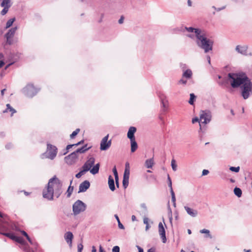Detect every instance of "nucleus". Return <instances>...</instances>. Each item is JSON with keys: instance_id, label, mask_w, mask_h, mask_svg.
<instances>
[{"instance_id": "obj_63", "label": "nucleus", "mask_w": 252, "mask_h": 252, "mask_svg": "<svg viewBox=\"0 0 252 252\" xmlns=\"http://www.w3.org/2000/svg\"><path fill=\"white\" fill-rule=\"evenodd\" d=\"M4 64V63L2 61H0V68Z\"/></svg>"}, {"instance_id": "obj_6", "label": "nucleus", "mask_w": 252, "mask_h": 252, "mask_svg": "<svg viewBox=\"0 0 252 252\" xmlns=\"http://www.w3.org/2000/svg\"><path fill=\"white\" fill-rule=\"evenodd\" d=\"M58 152L57 148L51 144H48L47 147V151L46 152V158L50 159H53L57 156Z\"/></svg>"}, {"instance_id": "obj_5", "label": "nucleus", "mask_w": 252, "mask_h": 252, "mask_svg": "<svg viewBox=\"0 0 252 252\" xmlns=\"http://www.w3.org/2000/svg\"><path fill=\"white\" fill-rule=\"evenodd\" d=\"M86 209V205L80 200H77L72 206L73 213L75 216L85 211Z\"/></svg>"}, {"instance_id": "obj_41", "label": "nucleus", "mask_w": 252, "mask_h": 252, "mask_svg": "<svg viewBox=\"0 0 252 252\" xmlns=\"http://www.w3.org/2000/svg\"><path fill=\"white\" fill-rule=\"evenodd\" d=\"M73 146H75V144H70V145H68L67 146H66V149H65V152H64L63 153V155H65L66 154H67L68 152V150L71 148Z\"/></svg>"}, {"instance_id": "obj_24", "label": "nucleus", "mask_w": 252, "mask_h": 252, "mask_svg": "<svg viewBox=\"0 0 252 252\" xmlns=\"http://www.w3.org/2000/svg\"><path fill=\"white\" fill-rule=\"evenodd\" d=\"M131 144V152H134L137 149V144L135 141V139L130 140Z\"/></svg>"}, {"instance_id": "obj_7", "label": "nucleus", "mask_w": 252, "mask_h": 252, "mask_svg": "<svg viewBox=\"0 0 252 252\" xmlns=\"http://www.w3.org/2000/svg\"><path fill=\"white\" fill-rule=\"evenodd\" d=\"M39 90L36 89L32 84H28L23 90L24 94L29 97H32L35 95Z\"/></svg>"}, {"instance_id": "obj_43", "label": "nucleus", "mask_w": 252, "mask_h": 252, "mask_svg": "<svg viewBox=\"0 0 252 252\" xmlns=\"http://www.w3.org/2000/svg\"><path fill=\"white\" fill-rule=\"evenodd\" d=\"M27 239L32 245H33L35 247H36L37 246V243L35 242H33L29 236H28V237H27Z\"/></svg>"}, {"instance_id": "obj_50", "label": "nucleus", "mask_w": 252, "mask_h": 252, "mask_svg": "<svg viewBox=\"0 0 252 252\" xmlns=\"http://www.w3.org/2000/svg\"><path fill=\"white\" fill-rule=\"evenodd\" d=\"M124 17L123 16H122L120 19L118 21V22L120 24H122L124 23Z\"/></svg>"}, {"instance_id": "obj_57", "label": "nucleus", "mask_w": 252, "mask_h": 252, "mask_svg": "<svg viewBox=\"0 0 252 252\" xmlns=\"http://www.w3.org/2000/svg\"><path fill=\"white\" fill-rule=\"evenodd\" d=\"M179 82L183 84H186L187 83V80L182 79L179 81Z\"/></svg>"}, {"instance_id": "obj_47", "label": "nucleus", "mask_w": 252, "mask_h": 252, "mask_svg": "<svg viewBox=\"0 0 252 252\" xmlns=\"http://www.w3.org/2000/svg\"><path fill=\"white\" fill-rule=\"evenodd\" d=\"M112 252H120V248L119 246H114L112 249Z\"/></svg>"}, {"instance_id": "obj_13", "label": "nucleus", "mask_w": 252, "mask_h": 252, "mask_svg": "<svg viewBox=\"0 0 252 252\" xmlns=\"http://www.w3.org/2000/svg\"><path fill=\"white\" fill-rule=\"evenodd\" d=\"M1 1L0 3V6L3 7V9L1 10L0 14L2 15H4L7 13L8 11L9 8L11 6V3L10 0H0Z\"/></svg>"}, {"instance_id": "obj_27", "label": "nucleus", "mask_w": 252, "mask_h": 252, "mask_svg": "<svg viewBox=\"0 0 252 252\" xmlns=\"http://www.w3.org/2000/svg\"><path fill=\"white\" fill-rule=\"evenodd\" d=\"M72 182V180H71L70 183V186L68 188V189L66 191L67 197H69L70 196V195L72 194V192L73 190V187L71 186Z\"/></svg>"}, {"instance_id": "obj_23", "label": "nucleus", "mask_w": 252, "mask_h": 252, "mask_svg": "<svg viewBox=\"0 0 252 252\" xmlns=\"http://www.w3.org/2000/svg\"><path fill=\"white\" fill-rule=\"evenodd\" d=\"M108 185L111 191H114L115 189L114 180L111 175L108 177Z\"/></svg>"}, {"instance_id": "obj_2", "label": "nucleus", "mask_w": 252, "mask_h": 252, "mask_svg": "<svg viewBox=\"0 0 252 252\" xmlns=\"http://www.w3.org/2000/svg\"><path fill=\"white\" fill-rule=\"evenodd\" d=\"M62 192V183L54 176L49 180L47 189L43 191V196L49 200H52L54 195L56 198H59Z\"/></svg>"}, {"instance_id": "obj_64", "label": "nucleus", "mask_w": 252, "mask_h": 252, "mask_svg": "<svg viewBox=\"0 0 252 252\" xmlns=\"http://www.w3.org/2000/svg\"><path fill=\"white\" fill-rule=\"evenodd\" d=\"M136 217L134 215H132V217H131L132 220V221H135V220H136Z\"/></svg>"}, {"instance_id": "obj_12", "label": "nucleus", "mask_w": 252, "mask_h": 252, "mask_svg": "<svg viewBox=\"0 0 252 252\" xmlns=\"http://www.w3.org/2000/svg\"><path fill=\"white\" fill-rule=\"evenodd\" d=\"M158 96L161 103V106L162 107V111L163 112H165L168 109L169 105L168 101L167 99L166 96L162 93H160Z\"/></svg>"}, {"instance_id": "obj_20", "label": "nucleus", "mask_w": 252, "mask_h": 252, "mask_svg": "<svg viewBox=\"0 0 252 252\" xmlns=\"http://www.w3.org/2000/svg\"><path fill=\"white\" fill-rule=\"evenodd\" d=\"M248 47L246 46H241L237 45L236 47V50L239 53L246 55L247 52Z\"/></svg>"}, {"instance_id": "obj_55", "label": "nucleus", "mask_w": 252, "mask_h": 252, "mask_svg": "<svg viewBox=\"0 0 252 252\" xmlns=\"http://www.w3.org/2000/svg\"><path fill=\"white\" fill-rule=\"evenodd\" d=\"M84 140H82L79 142H78V143H76V144H75V146H77L78 145H80L82 144H83L84 143Z\"/></svg>"}, {"instance_id": "obj_28", "label": "nucleus", "mask_w": 252, "mask_h": 252, "mask_svg": "<svg viewBox=\"0 0 252 252\" xmlns=\"http://www.w3.org/2000/svg\"><path fill=\"white\" fill-rule=\"evenodd\" d=\"M234 194L238 196V197H240L242 196V190L241 189L237 187H236L234 189Z\"/></svg>"}, {"instance_id": "obj_35", "label": "nucleus", "mask_w": 252, "mask_h": 252, "mask_svg": "<svg viewBox=\"0 0 252 252\" xmlns=\"http://www.w3.org/2000/svg\"><path fill=\"white\" fill-rule=\"evenodd\" d=\"M130 174L129 169L126 167H125V172L124 174L123 178H129Z\"/></svg>"}, {"instance_id": "obj_25", "label": "nucleus", "mask_w": 252, "mask_h": 252, "mask_svg": "<svg viewBox=\"0 0 252 252\" xmlns=\"http://www.w3.org/2000/svg\"><path fill=\"white\" fill-rule=\"evenodd\" d=\"M192 75V71L190 69H187L186 70L183 74V77H185L188 79H189L191 77Z\"/></svg>"}, {"instance_id": "obj_37", "label": "nucleus", "mask_w": 252, "mask_h": 252, "mask_svg": "<svg viewBox=\"0 0 252 252\" xmlns=\"http://www.w3.org/2000/svg\"><path fill=\"white\" fill-rule=\"evenodd\" d=\"M167 180H168V185L169 187L170 188V191H171V190H173L172 187V181H171V179L169 175H168V176H167Z\"/></svg>"}, {"instance_id": "obj_56", "label": "nucleus", "mask_w": 252, "mask_h": 252, "mask_svg": "<svg viewBox=\"0 0 252 252\" xmlns=\"http://www.w3.org/2000/svg\"><path fill=\"white\" fill-rule=\"evenodd\" d=\"M21 233L24 235L25 236L26 238L27 237H28L29 235H28V234L26 232H25V231L23 230V231H21Z\"/></svg>"}, {"instance_id": "obj_51", "label": "nucleus", "mask_w": 252, "mask_h": 252, "mask_svg": "<svg viewBox=\"0 0 252 252\" xmlns=\"http://www.w3.org/2000/svg\"><path fill=\"white\" fill-rule=\"evenodd\" d=\"M118 226L120 229H124L125 228L124 225L121 223L120 221H119V222H118Z\"/></svg>"}, {"instance_id": "obj_15", "label": "nucleus", "mask_w": 252, "mask_h": 252, "mask_svg": "<svg viewBox=\"0 0 252 252\" xmlns=\"http://www.w3.org/2000/svg\"><path fill=\"white\" fill-rule=\"evenodd\" d=\"M158 227L159 234L160 236L162 242L163 243H165L166 242L167 239L165 235V230L162 222H160L158 223Z\"/></svg>"}, {"instance_id": "obj_34", "label": "nucleus", "mask_w": 252, "mask_h": 252, "mask_svg": "<svg viewBox=\"0 0 252 252\" xmlns=\"http://www.w3.org/2000/svg\"><path fill=\"white\" fill-rule=\"evenodd\" d=\"M87 171H86L84 168H82V170H81L79 173L76 174L75 177L77 178H80L83 175H84Z\"/></svg>"}, {"instance_id": "obj_39", "label": "nucleus", "mask_w": 252, "mask_h": 252, "mask_svg": "<svg viewBox=\"0 0 252 252\" xmlns=\"http://www.w3.org/2000/svg\"><path fill=\"white\" fill-rule=\"evenodd\" d=\"M229 169L230 170H231V171L232 172H238L240 170V167L239 166H237V167H233V166H231L229 168Z\"/></svg>"}, {"instance_id": "obj_49", "label": "nucleus", "mask_w": 252, "mask_h": 252, "mask_svg": "<svg viewBox=\"0 0 252 252\" xmlns=\"http://www.w3.org/2000/svg\"><path fill=\"white\" fill-rule=\"evenodd\" d=\"M144 223L146 225H148L149 224V219L148 218H144L143 219Z\"/></svg>"}, {"instance_id": "obj_21", "label": "nucleus", "mask_w": 252, "mask_h": 252, "mask_svg": "<svg viewBox=\"0 0 252 252\" xmlns=\"http://www.w3.org/2000/svg\"><path fill=\"white\" fill-rule=\"evenodd\" d=\"M155 164L154 157L146 160L145 166L147 168H152Z\"/></svg>"}, {"instance_id": "obj_10", "label": "nucleus", "mask_w": 252, "mask_h": 252, "mask_svg": "<svg viewBox=\"0 0 252 252\" xmlns=\"http://www.w3.org/2000/svg\"><path fill=\"white\" fill-rule=\"evenodd\" d=\"M109 135L104 137L101 141L100 144V149L101 151H105L108 150L111 145V140H108Z\"/></svg>"}, {"instance_id": "obj_22", "label": "nucleus", "mask_w": 252, "mask_h": 252, "mask_svg": "<svg viewBox=\"0 0 252 252\" xmlns=\"http://www.w3.org/2000/svg\"><path fill=\"white\" fill-rule=\"evenodd\" d=\"M91 147H88V145L85 144L81 148H79L77 150H76L75 151V152L76 153V154H77V155L78 153L83 154V153H85L86 151H87L88 150H89L90 149H91Z\"/></svg>"}, {"instance_id": "obj_8", "label": "nucleus", "mask_w": 252, "mask_h": 252, "mask_svg": "<svg viewBox=\"0 0 252 252\" xmlns=\"http://www.w3.org/2000/svg\"><path fill=\"white\" fill-rule=\"evenodd\" d=\"M212 118L211 113L209 110L201 111L200 114L201 123L207 124L209 123Z\"/></svg>"}, {"instance_id": "obj_38", "label": "nucleus", "mask_w": 252, "mask_h": 252, "mask_svg": "<svg viewBox=\"0 0 252 252\" xmlns=\"http://www.w3.org/2000/svg\"><path fill=\"white\" fill-rule=\"evenodd\" d=\"M80 131L79 128H77L75 130H74L71 134H70V138H73Z\"/></svg>"}, {"instance_id": "obj_36", "label": "nucleus", "mask_w": 252, "mask_h": 252, "mask_svg": "<svg viewBox=\"0 0 252 252\" xmlns=\"http://www.w3.org/2000/svg\"><path fill=\"white\" fill-rule=\"evenodd\" d=\"M171 165L173 170L176 171L177 169V164H176V161L175 159H172Z\"/></svg>"}, {"instance_id": "obj_19", "label": "nucleus", "mask_w": 252, "mask_h": 252, "mask_svg": "<svg viewBox=\"0 0 252 252\" xmlns=\"http://www.w3.org/2000/svg\"><path fill=\"white\" fill-rule=\"evenodd\" d=\"M184 208L188 214L191 217H195L197 215L198 212L196 210H193L186 206L184 207Z\"/></svg>"}, {"instance_id": "obj_54", "label": "nucleus", "mask_w": 252, "mask_h": 252, "mask_svg": "<svg viewBox=\"0 0 252 252\" xmlns=\"http://www.w3.org/2000/svg\"><path fill=\"white\" fill-rule=\"evenodd\" d=\"M136 248H137L138 250V252H143V249L141 248L140 246L137 245L136 246Z\"/></svg>"}, {"instance_id": "obj_59", "label": "nucleus", "mask_w": 252, "mask_h": 252, "mask_svg": "<svg viewBox=\"0 0 252 252\" xmlns=\"http://www.w3.org/2000/svg\"><path fill=\"white\" fill-rule=\"evenodd\" d=\"M12 147V145L10 143L6 145L5 147L7 149H9Z\"/></svg>"}, {"instance_id": "obj_29", "label": "nucleus", "mask_w": 252, "mask_h": 252, "mask_svg": "<svg viewBox=\"0 0 252 252\" xmlns=\"http://www.w3.org/2000/svg\"><path fill=\"white\" fill-rule=\"evenodd\" d=\"M1 234H2L4 236H7L12 240H15L16 236H15L13 233H1Z\"/></svg>"}, {"instance_id": "obj_62", "label": "nucleus", "mask_w": 252, "mask_h": 252, "mask_svg": "<svg viewBox=\"0 0 252 252\" xmlns=\"http://www.w3.org/2000/svg\"><path fill=\"white\" fill-rule=\"evenodd\" d=\"M188 4L189 6H191L192 2H191V1L190 0H188Z\"/></svg>"}, {"instance_id": "obj_46", "label": "nucleus", "mask_w": 252, "mask_h": 252, "mask_svg": "<svg viewBox=\"0 0 252 252\" xmlns=\"http://www.w3.org/2000/svg\"><path fill=\"white\" fill-rule=\"evenodd\" d=\"M78 252H82L83 249V245L82 244H79L77 246Z\"/></svg>"}, {"instance_id": "obj_17", "label": "nucleus", "mask_w": 252, "mask_h": 252, "mask_svg": "<svg viewBox=\"0 0 252 252\" xmlns=\"http://www.w3.org/2000/svg\"><path fill=\"white\" fill-rule=\"evenodd\" d=\"M73 238V235L72 232L68 231L64 235V239L66 243L69 245L70 246H72V241Z\"/></svg>"}, {"instance_id": "obj_9", "label": "nucleus", "mask_w": 252, "mask_h": 252, "mask_svg": "<svg viewBox=\"0 0 252 252\" xmlns=\"http://www.w3.org/2000/svg\"><path fill=\"white\" fill-rule=\"evenodd\" d=\"M175 31L184 32L185 31L189 32H193L195 33L196 37H197V33L200 34L202 32L199 29H195L192 27L187 28L186 27L182 26L175 29Z\"/></svg>"}, {"instance_id": "obj_48", "label": "nucleus", "mask_w": 252, "mask_h": 252, "mask_svg": "<svg viewBox=\"0 0 252 252\" xmlns=\"http://www.w3.org/2000/svg\"><path fill=\"white\" fill-rule=\"evenodd\" d=\"M209 173V171L207 169H204L202 171V176H205L207 175Z\"/></svg>"}, {"instance_id": "obj_14", "label": "nucleus", "mask_w": 252, "mask_h": 252, "mask_svg": "<svg viewBox=\"0 0 252 252\" xmlns=\"http://www.w3.org/2000/svg\"><path fill=\"white\" fill-rule=\"evenodd\" d=\"M78 157L77 154L74 152L71 153L64 158L65 162L68 165H72L76 161Z\"/></svg>"}, {"instance_id": "obj_11", "label": "nucleus", "mask_w": 252, "mask_h": 252, "mask_svg": "<svg viewBox=\"0 0 252 252\" xmlns=\"http://www.w3.org/2000/svg\"><path fill=\"white\" fill-rule=\"evenodd\" d=\"M17 29V27H13L5 34V37L6 38V43L8 44L11 45L13 43V37Z\"/></svg>"}, {"instance_id": "obj_30", "label": "nucleus", "mask_w": 252, "mask_h": 252, "mask_svg": "<svg viewBox=\"0 0 252 252\" xmlns=\"http://www.w3.org/2000/svg\"><path fill=\"white\" fill-rule=\"evenodd\" d=\"M195 98H196V96L194 94H193V93L190 94V98L189 101V103L190 105H193Z\"/></svg>"}, {"instance_id": "obj_40", "label": "nucleus", "mask_w": 252, "mask_h": 252, "mask_svg": "<svg viewBox=\"0 0 252 252\" xmlns=\"http://www.w3.org/2000/svg\"><path fill=\"white\" fill-rule=\"evenodd\" d=\"M15 241L20 244H23L24 242L23 239L22 237L19 236H16Z\"/></svg>"}, {"instance_id": "obj_4", "label": "nucleus", "mask_w": 252, "mask_h": 252, "mask_svg": "<svg viewBox=\"0 0 252 252\" xmlns=\"http://www.w3.org/2000/svg\"><path fill=\"white\" fill-rule=\"evenodd\" d=\"M94 158L93 157H90L85 162L82 168H84L87 172L90 171L91 173L93 175H95L98 173L100 165L99 163H98L92 167V166L94 165Z\"/></svg>"}, {"instance_id": "obj_61", "label": "nucleus", "mask_w": 252, "mask_h": 252, "mask_svg": "<svg viewBox=\"0 0 252 252\" xmlns=\"http://www.w3.org/2000/svg\"><path fill=\"white\" fill-rule=\"evenodd\" d=\"M207 61H208V62L209 64L211 63V58H210V57L209 56H207Z\"/></svg>"}, {"instance_id": "obj_60", "label": "nucleus", "mask_w": 252, "mask_h": 252, "mask_svg": "<svg viewBox=\"0 0 252 252\" xmlns=\"http://www.w3.org/2000/svg\"><path fill=\"white\" fill-rule=\"evenodd\" d=\"M92 252H96V249L94 246L92 247Z\"/></svg>"}, {"instance_id": "obj_1", "label": "nucleus", "mask_w": 252, "mask_h": 252, "mask_svg": "<svg viewBox=\"0 0 252 252\" xmlns=\"http://www.w3.org/2000/svg\"><path fill=\"white\" fill-rule=\"evenodd\" d=\"M227 80L232 88L241 87V94L244 99L248 98L252 94V83L245 73H229Z\"/></svg>"}, {"instance_id": "obj_31", "label": "nucleus", "mask_w": 252, "mask_h": 252, "mask_svg": "<svg viewBox=\"0 0 252 252\" xmlns=\"http://www.w3.org/2000/svg\"><path fill=\"white\" fill-rule=\"evenodd\" d=\"M170 193H171V201L173 203V206L175 207H176V197H175V195L173 190H172L171 191H170Z\"/></svg>"}, {"instance_id": "obj_45", "label": "nucleus", "mask_w": 252, "mask_h": 252, "mask_svg": "<svg viewBox=\"0 0 252 252\" xmlns=\"http://www.w3.org/2000/svg\"><path fill=\"white\" fill-rule=\"evenodd\" d=\"M113 172L114 173L115 178H117V176H118V174L117 170V169H116V167L115 166L113 168Z\"/></svg>"}, {"instance_id": "obj_52", "label": "nucleus", "mask_w": 252, "mask_h": 252, "mask_svg": "<svg viewBox=\"0 0 252 252\" xmlns=\"http://www.w3.org/2000/svg\"><path fill=\"white\" fill-rule=\"evenodd\" d=\"M115 182H116V186L118 188H119V177L117 176V178H115Z\"/></svg>"}, {"instance_id": "obj_3", "label": "nucleus", "mask_w": 252, "mask_h": 252, "mask_svg": "<svg viewBox=\"0 0 252 252\" xmlns=\"http://www.w3.org/2000/svg\"><path fill=\"white\" fill-rule=\"evenodd\" d=\"M196 44L198 47L204 50L205 53H208L213 49V41L208 39L203 32L200 34L197 33Z\"/></svg>"}, {"instance_id": "obj_26", "label": "nucleus", "mask_w": 252, "mask_h": 252, "mask_svg": "<svg viewBox=\"0 0 252 252\" xmlns=\"http://www.w3.org/2000/svg\"><path fill=\"white\" fill-rule=\"evenodd\" d=\"M11 112V116H12L14 113H15L16 112V110L13 108L9 104H6V109L4 110L3 111V113H6V112Z\"/></svg>"}, {"instance_id": "obj_32", "label": "nucleus", "mask_w": 252, "mask_h": 252, "mask_svg": "<svg viewBox=\"0 0 252 252\" xmlns=\"http://www.w3.org/2000/svg\"><path fill=\"white\" fill-rule=\"evenodd\" d=\"M129 182V178H123V186L124 189H126L128 185Z\"/></svg>"}, {"instance_id": "obj_42", "label": "nucleus", "mask_w": 252, "mask_h": 252, "mask_svg": "<svg viewBox=\"0 0 252 252\" xmlns=\"http://www.w3.org/2000/svg\"><path fill=\"white\" fill-rule=\"evenodd\" d=\"M195 122H199V123H201V122L200 121V118L198 119V118L197 117H195L194 118H193L192 120V123L193 124L195 123ZM200 125V128L201 129V124H199Z\"/></svg>"}, {"instance_id": "obj_44", "label": "nucleus", "mask_w": 252, "mask_h": 252, "mask_svg": "<svg viewBox=\"0 0 252 252\" xmlns=\"http://www.w3.org/2000/svg\"><path fill=\"white\" fill-rule=\"evenodd\" d=\"M200 232L201 233H206L208 235V236H210V231L208 229H203L200 230Z\"/></svg>"}, {"instance_id": "obj_58", "label": "nucleus", "mask_w": 252, "mask_h": 252, "mask_svg": "<svg viewBox=\"0 0 252 252\" xmlns=\"http://www.w3.org/2000/svg\"><path fill=\"white\" fill-rule=\"evenodd\" d=\"M147 252H155V248H151L148 250Z\"/></svg>"}, {"instance_id": "obj_18", "label": "nucleus", "mask_w": 252, "mask_h": 252, "mask_svg": "<svg viewBox=\"0 0 252 252\" xmlns=\"http://www.w3.org/2000/svg\"><path fill=\"white\" fill-rule=\"evenodd\" d=\"M136 131V127L134 126H130L127 132V137L130 140L135 139L134 137V133Z\"/></svg>"}, {"instance_id": "obj_33", "label": "nucleus", "mask_w": 252, "mask_h": 252, "mask_svg": "<svg viewBox=\"0 0 252 252\" xmlns=\"http://www.w3.org/2000/svg\"><path fill=\"white\" fill-rule=\"evenodd\" d=\"M15 20V19L14 18H11V19H10L9 20H8L7 21V22H6V28L7 29V28H8L10 27H11L12 26V25L13 24V22H14Z\"/></svg>"}, {"instance_id": "obj_16", "label": "nucleus", "mask_w": 252, "mask_h": 252, "mask_svg": "<svg viewBox=\"0 0 252 252\" xmlns=\"http://www.w3.org/2000/svg\"><path fill=\"white\" fill-rule=\"evenodd\" d=\"M90 186V182L87 180L84 181L80 184L78 192L79 193L86 191L87 189L89 188Z\"/></svg>"}, {"instance_id": "obj_53", "label": "nucleus", "mask_w": 252, "mask_h": 252, "mask_svg": "<svg viewBox=\"0 0 252 252\" xmlns=\"http://www.w3.org/2000/svg\"><path fill=\"white\" fill-rule=\"evenodd\" d=\"M99 252H106L101 245L99 247Z\"/></svg>"}]
</instances>
